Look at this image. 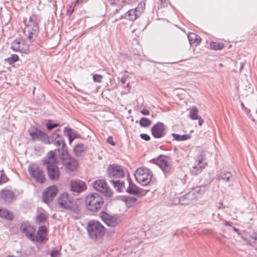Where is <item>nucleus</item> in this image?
<instances>
[{
	"instance_id": "nucleus-1",
	"label": "nucleus",
	"mask_w": 257,
	"mask_h": 257,
	"mask_svg": "<svg viewBox=\"0 0 257 257\" xmlns=\"http://www.w3.org/2000/svg\"><path fill=\"white\" fill-rule=\"evenodd\" d=\"M103 204L104 199L103 197L97 193L89 194L85 199L86 208L91 212L99 211Z\"/></svg>"
},
{
	"instance_id": "nucleus-2",
	"label": "nucleus",
	"mask_w": 257,
	"mask_h": 257,
	"mask_svg": "<svg viewBox=\"0 0 257 257\" xmlns=\"http://www.w3.org/2000/svg\"><path fill=\"white\" fill-rule=\"evenodd\" d=\"M86 229L88 236L94 240L101 239L105 233L104 226L99 221L95 220L88 222Z\"/></svg>"
},
{
	"instance_id": "nucleus-3",
	"label": "nucleus",
	"mask_w": 257,
	"mask_h": 257,
	"mask_svg": "<svg viewBox=\"0 0 257 257\" xmlns=\"http://www.w3.org/2000/svg\"><path fill=\"white\" fill-rule=\"evenodd\" d=\"M40 21L41 17L39 15L33 14L29 17L28 23L23 30L24 35L31 42L33 41V36L39 32L38 23Z\"/></svg>"
},
{
	"instance_id": "nucleus-4",
	"label": "nucleus",
	"mask_w": 257,
	"mask_h": 257,
	"mask_svg": "<svg viewBox=\"0 0 257 257\" xmlns=\"http://www.w3.org/2000/svg\"><path fill=\"white\" fill-rule=\"evenodd\" d=\"M135 177L136 180L140 185L146 186L150 183L153 174L150 169L146 167H140L136 170Z\"/></svg>"
},
{
	"instance_id": "nucleus-5",
	"label": "nucleus",
	"mask_w": 257,
	"mask_h": 257,
	"mask_svg": "<svg viewBox=\"0 0 257 257\" xmlns=\"http://www.w3.org/2000/svg\"><path fill=\"white\" fill-rule=\"evenodd\" d=\"M152 162L158 165L166 176L171 174L173 171L170 159L167 156L161 155L156 159H154Z\"/></svg>"
},
{
	"instance_id": "nucleus-6",
	"label": "nucleus",
	"mask_w": 257,
	"mask_h": 257,
	"mask_svg": "<svg viewBox=\"0 0 257 257\" xmlns=\"http://www.w3.org/2000/svg\"><path fill=\"white\" fill-rule=\"evenodd\" d=\"M99 217L103 222L110 227H115L121 222L120 215L117 214H111L104 211L100 212Z\"/></svg>"
},
{
	"instance_id": "nucleus-7",
	"label": "nucleus",
	"mask_w": 257,
	"mask_h": 257,
	"mask_svg": "<svg viewBox=\"0 0 257 257\" xmlns=\"http://www.w3.org/2000/svg\"><path fill=\"white\" fill-rule=\"evenodd\" d=\"M28 170L30 175L37 183H43L45 181L46 178L42 168L37 164H32L30 165Z\"/></svg>"
},
{
	"instance_id": "nucleus-8",
	"label": "nucleus",
	"mask_w": 257,
	"mask_h": 257,
	"mask_svg": "<svg viewBox=\"0 0 257 257\" xmlns=\"http://www.w3.org/2000/svg\"><path fill=\"white\" fill-rule=\"evenodd\" d=\"M28 133L33 142L40 141L45 144L49 140L48 136L46 133L35 127L33 126L29 128Z\"/></svg>"
},
{
	"instance_id": "nucleus-9",
	"label": "nucleus",
	"mask_w": 257,
	"mask_h": 257,
	"mask_svg": "<svg viewBox=\"0 0 257 257\" xmlns=\"http://www.w3.org/2000/svg\"><path fill=\"white\" fill-rule=\"evenodd\" d=\"M207 165L205 156L199 154L197 156L194 166L190 169V172L192 175H197L202 172Z\"/></svg>"
},
{
	"instance_id": "nucleus-10",
	"label": "nucleus",
	"mask_w": 257,
	"mask_h": 257,
	"mask_svg": "<svg viewBox=\"0 0 257 257\" xmlns=\"http://www.w3.org/2000/svg\"><path fill=\"white\" fill-rule=\"evenodd\" d=\"M95 190L103 194L106 197H111L113 191L108 186L106 182L104 180H97L93 185Z\"/></svg>"
},
{
	"instance_id": "nucleus-11",
	"label": "nucleus",
	"mask_w": 257,
	"mask_h": 257,
	"mask_svg": "<svg viewBox=\"0 0 257 257\" xmlns=\"http://www.w3.org/2000/svg\"><path fill=\"white\" fill-rule=\"evenodd\" d=\"M151 132L154 138L160 139L166 136V127L163 122L159 121L152 126Z\"/></svg>"
},
{
	"instance_id": "nucleus-12",
	"label": "nucleus",
	"mask_w": 257,
	"mask_h": 257,
	"mask_svg": "<svg viewBox=\"0 0 257 257\" xmlns=\"http://www.w3.org/2000/svg\"><path fill=\"white\" fill-rule=\"evenodd\" d=\"M107 177L112 179V178H119L123 177L124 173L123 169L120 166L117 165H110L107 169Z\"/></svg>"
},
{
	"instance_id": "nucleus-13",
	"label": "nucleus",
	"mask_w": 257,
	"mask_h": 257,
	"mask_svg": "<svg viewBox=\"0 0 257 257\" xmlns=\"http://www.w3.org/2000/svg\"><path fill=\"white\" fill-rule=\"evenodd\" d=\"M21 231L27 237L33 242H35V228L26 223H23L20 227Z\"/></svg>"
},
{
	"instance_id": "nucleus-14",
	"label": "nucleus",
	"mask_w": 257,
	"mask_h": 257,
	"mask_svg": "<svg viewBox=\"0 0 257 257\" xmlns=\"http://www.w3.org/2000/svg\"><path fill=\"white\" fill-rule=\"evenodd\" d=\"M58 191V188L54 185L50 186L45 189L43 193V201L48 204L57 195Z\"/></svg>"
},
{
	"instance_id": "nucleus-15",
	"label": "nucleus",
	"mask_w": 257,
	"mask_h": 257,
	"mask_svg": "<svg viewBox=\"0 0 257 257\" xmlns=\"http://www.w3.org/2000/svg\"><path fill=\"white\" fill-rule=\"evenodd\" d=\"M15 199L14 193L10 190L3 189L0 192V201L5 204H10Z\"/></svg>"
},
{
	"instance_id": "nucleus-16",
	"label": "nucleus",
	"mask_w": 257,
	"mask_h": 257,
	"mask_svg": "<svg viewBox=\"0 0 257 257\" xmlns=\"http://www.w3.org/2000/svg\"><path fill=\"white\" fill-rule=\"evenodd\" d=\"M73 200L67 192L62 193L58 198L57 202L60 208L66 209Z\"/></svg>"
},
{
	"instance_id": "nucleus-17",
	"label": "nucleus",
	"mask_w": 257,
	"mask_h": 257,
	"mask_svg": "<svg viewBox=\"0 0 257 257\" xmlns=\"http://www.w3.org/2000/svg\"><path fill=\"white\" fill-rule=\"evenodd\" d=\"M86 188L85 183L79 180L71 181L70 189L74 193H79L83 191Z\"/></svg>"
},
{
	"instance_id": "nucleus-18",
	"label": "nucleus",
	"mask_w": 257,
	"mask_h": 257,
	"mask_svg": "<svg viewBox=\"0 0 257 257\" xmlns=\"http://www.w3.org/2000/svg\"><path fill=\"white\" fill-rule=\"evenodd\" d=\"M47 170L48 177L51 180H57L59 178L60 172L56 164L47 166Z\"/></svg>"
},
{
	"instance_id": "nucleus-19",
	"label": "nucleus",
	"mask_w": 257,
	"mask_h": 257,
	"mask_svg": "<svg viewBox=\"0 0 257 257\" xmlns=\"http://www.w3.org/2000/svg\"><path fill=\"white\" fill-rule=\"evenodd\" d=\"M47 235V228L45 225L40 226L37 231V234L35 233V242H43L47 241L48 238H46Z\"/></svg>"
},
{
	"instance_id": "nucleus-20",
	"label": "nucleus",
	"mask_w": 257,
	"mask_h": 257,
	"mask_svg": "<svg viewBox=\"0 0 257 257\" xmlns=\"http://www.w3.org/2000/svg\"><path fill=\"white\" fill-rule=\"evenodd\" d=\"M42 161L43 163L46 165L47 166L56 164L57 158L55 152L53 151H50L48 152L46 156L43 158Z\"/></svg>"
},
{
	"instance_id": "nucleus-21",
	"label": "nucleus",
	"mask_w": 257,
	"mask_h": 257,
	"mask_svg": "<svg viewBox=\"0 0 257 257\" xmlns=\"http://www.w3.org/2000/svg\"><path fill=\"white\" fill-rule=\"evenodd\" d=\"M62 164L65 167L66 169L71 171L76 170L78 165L77 161L71 157L65 160Z\"/></svg>"
},
{
	"instance_id": "nucleus-22",
	"label": "nucleus",
	"mask_w": 257,
	"mask_h": 257,
	"mask_svg": "<svg viewBox=\"0 0 257 257\" xmlns=\"http://www.w3.org/2000/svg\"><path fill=\"white\" fill-rule=\"evenodd\" d=\"M195 195L194 192H190L181 196L179 199V202L182 205H187L191 201L195 199Z\"/></svg>"
},
{
	"instance_id": "nucleus-23",
	"label": "nucleus",
	"mask_w": 257,
	"mask_h": 257,
	"mask_svg": "<svg viewBox=\"0 0 257 257\" xmlns=\"http://www.w3.org/2000/svg\"><path fill=\"white\" fill-rule=\"evenodd\" d=\"M140 16V12H138L136 9L128 10L124 16L122 15L120 19L125 18L130 21H135Z\"/></svg>"
},
{
	"instance_id": "nucleus-24",
	"label": "nucleus",
	"mask_w": 257,
	"mask_h": 257,
	"mask_svg": "<svg viewBox=\"0 0 257 257\" xmlns=\"http://www.w3.org/2000/svg\"><path fill=\"white\" fill-rule=\"evenodd\" d=\"M109 181L112 183L114 189L118 192H123L124 189V183L120 180L110 179Z\"/></svg>"
},
{
	"instance_id": "nucleus-25",
	"label": "nucleus",
	"mask_w": 257,
	"mask_h": 257,
	"mask_svg": "<svg viewBox=\"0 0 257 257\" xmlns=\"http://www.w3.org/2000/svg\"><path fill=\"white\" fill-rule=\"evenodd\" d=\"M58 151L59 152V157L62 161V163H63L65 160H67L71 157L68 152L67 148L66 146L64 147V148H60V149H59Z\"/></svg>"
},
{
	"instance_id": "nucleus-26",
	"label": "nucleus",
	"mask_w": 257,
	"mask_h": 257,
	"mask_svg": "<svg viewBox=\"0 0 257 257\" xmlns=\"http://www.w3.org/2000/svg\"><path fill=\"white\" fill-rule=\"evenodd\" d=\"M128 183L129 185L125 190L126 192L133 195H138L141 193L139 188L135 184L132 183L130 181Z\"/></svg>"
},
{
	"instance_id": "nucleus-27",
	"label": "nucleus",
	"mask_w": 257,
	"mask_h": 257,
	"mask_svg": "<svg viewBox=\"0 0 257 257\" xmlns=\"http://www.w3.org/2000/svg\"><path fill=\"white\" fill-rule=\"evenodd\" d=\"M188 38L191 45L195 43L198 45L199 44L201 41V38L194 33H190L188 35Z\"/></svg>"
},
{
	"instance_id": "nucleus-28",
	"label": "nucleus",
	"mask_w": 257,
	"mask_h": 257,
	"mask_svg": "<svg viewBox=\"0 0 257 257\" xmlns=\"http://www.w3.org/2000/svg\"><path fill=\"white\" fill-rule=\"evenodd\" d=\"M86 147L83 144H78L74 146L73 151L75 155L77 157L81 156L82 153L85 152Z\"/></svg>"
},
{
	"instance_id": "nucleus-29",
	"label": "nucleus",
	"mask_w": 257,
	"mask_h": 257,
	"mask_svg": "<svg viewBox=\"0 0 257 257\" xmlns=\"http://www.w3.org/2000/svg\"><path fill=\"white\" fill-rule=\"evenodd\" d=\"M66 209L77 214H79L81 210L80 206L76 203L74 200L71 202V204L68 206Z\"/></svg>"
},
{
	"instance_id": "nucleus-30",
	"label": "nucleus",
	"mask_w": 257,
	"mask_h": 257,
	"mask_svg": "<svg viewBox=\"0 0 257 257\" xmlns=\"http://www.w3.org/2000/svg\"><path fill=\"white\" fill-rule=\"evenodd\" d=\"M246 240L251 245L257 244V233L250 232L245 237Z\"/></svg>"
},
{
	"instance_id": "nucleus-31",
	"label": "nucleus",
	"mask_w": 257,
	"mask_h": 257,
	"mask_svg": "<svg viewBox=\"0 0 257 257\" xmlns=\"http://www.w3.org/2000/svg\"><path fill=\"white\" fill-rule=\"evenodd\" d=\"M60 129L56 130L53 133H52L50 136H48V139L49 140L48 143H46L45 144H55V141H56L57 139L59 137L60 134Z\"/></svg>"
},
{
	"instance_id": "nucleus-32",
	"label": "nucleus",
	"mask_w": 257,
	"mask_h": 257,
	"mask_svg": "<svg viewBox=\"0 0 257 257\" xmlns=\"http://www.w3.org/2000/svg\"><path fill=\"white\" fill-rule=\"evenodd\" d=\"M172 136L174 139L177 141H184L189 140L191 138V135L190 134H184L180 135L175 133H172Z\"/></svg>"
},
{
	"instance_id": "nucleus-33",
	"label": "nucleus",
	"mask_w": 257,
	"mask_h": 257,
	"mask_svg": "<svg viewBox=\"0 0 257 257\" xmlns=\"http://www.w3.org/2000/svg\"><path fill=\"white\" fill-rule=\"evenodd\" d=\"M221 179L225 182H229L233 178V175L230 172L224 171L220 175Z\"/></svg>"
},
{
	"instance_id": "nucleus-34",
	"label": "nucleus",
	"mask_w": 257,
	"mask_h": 257,
	"mask_svg": "<svg viewBox=\"0 0 257 257\" xmlns=\"http://www.w3.org/2000/svg\"><path fill=\"white\" fill-rule=\"evenodd\" d=\"M0 217L12 220L13 218V215L8 210L0 208Z\"/></svg>"
},
{
	"instance_id": "nucleus-35",
	"label": "nucleus",
	"mask_w": 257,
	"mask_h": 257,
	"mask_svg": "<svg viewBox=\"0 0 257 257\" xmlns=\"http://www.w3.org/2000/svg\"><path fill=\"white\" fill-rule=\"evenodd\" d=\"M207 186V185H202L197 186L193 189L192 192H194V195H195V193L199 195H202L206 191Z\"/></svg>"
},
{
	"instance_id": "nucleus-36",
	"label": "nucleus",
	"mask_w": 257,
	"mask_h": 257,
	"mask_svg": "<svg viewBox=\"0 0 257 257\" xmlns=\"http://www.w3.org/2000/svg\"><path fill=\"white\" fill-rule=\"evenodd\" d=\"M53 145H54L56 147L58 148V150L59 149H60V146H61V148H63L64 147L66 146L64 139L63 137L61 135H59L56 141H55V144Z\"/></svg>"
},
{
	"instance_id": "nucleus-37",
	"label": "nucleus",
	"mask_w": 257,
	"mask_h": 257,
	"mask_svg": "<svg viewBox=\"0 0 257 257\" xmlns=\"http://www.w3.org/2000/svg\"><path fill=\"white\" fill-rule=\"evenodd\" d=\"M198 110L196 107L191 108L189 112V117L192 120H196L199 118L198 115Z\"/></svg>"
},
{
	"instance_id": "nucleus-38",
	"label": "nucleus",
	"mask_w": 257,
	"mask_h": 257,
	"mask_svg": "<svg viewBox=\"0 0 257 257\" xmlns=\"http://www.w3.org/2000/svg\"><path fill=\"white\" fill-rule=\"evenodd\" d=\"M21 42L20 40H16L12 42L11 48L16 52H23L20 48Z\"/></svg>"
},
{
	"instance_id": "nucleus-39",
	"label": "nucleus",
	"mask_w": 257,
	"mask_h": 257,
	"mask_svg": "<svg viewBox=\"0 0 257 257\" xmlns=\"http://www.w3.org/2000/svg\"><path fill=\"white\" fill-rule=\"evenodd\" d=\"M151 124V120L148 118L143 117L140 120V125L141 127H147Z\"/></svg>"
},
{
	"instance_id": "nucleus-40",
	"label": "nucleus",
	"mask_w": 257,
	"mask_h": 257,
	"mask_svg": "<svg viewBox=\"0 0 257 257\" xmlns=\"http://www.w3.org/2000/svg\"><path fill=\"white\" fill-rule=\"evenodd\" d=\"M210 48L214 50H220L223 49L224 45L220 43L211 42L210 43Z\"/></svg>"
},
{
	"instance_id": "nucleus-41",
	"label": "nucleus",
	"mask_w": 257,
	"mask_h": 257,
	"mask_svg": "<svg viewBox=\"0 0 257 257\" xmlns=\"http://www.w3.org/2000/svg\"><path fill=\"white\" fill-rule=\"evenodd\" d=\"M19 60V56L17 54H12L11 56L5 59V61L7 62L9 64L12 65Z\"/></svg>"
},
{
	"instance_id": "nucleus-42",
	"label": "nucleus",
	"mask_w": 257,
	"mask_h": 257,
	"mask_svg": "<svg viewBox=\"0 0 257 257\" xmlns=\"http://www.w3.org/2000/svg\"><path fill=\"white\" fill-rule=\"evenodd\" d=\"M64 133L66 136H67V134L68 133L70 135L71 137H75V138H76L77 134L76 132L69 127L66 126L64 127Z\"/></svg>"
},
{
	"instance_id": "nucleus-43",
	"label": "nucleus",
	"mask_w": 257,
	"mask_h": 257,
	"mask_svg": "<svg viewBox=\"0 0 257 257\" xmlns=\"http://www.w3.org/2000/svg\"><path fill=\"white\" fill-rule=\"evenodd\" d=\"M46 220V216L43 213H40L36 217V222L40 224L44 222Z\"/></svg>"
},
{
	"instance_id": "nucleus-44",
	"label": "nucleus",
	"mask_w": 257,
	"mask_h": 257,
	"mask_svg": "<svg viewBox=\"0 0 257 257\" xmlns=\"http://www.w3.org/2000/svg\"><path fill=\"white\" fill-rule=\"evenodd\" d=\"M123 200L126 203L134 204L137 201V199L131 196H125L123 197Z\"/></svg>"
},
{
	"instance_id": "nucleus-45",
	"label": "nucleus",
	"mask_w": 257,
	"mask_h": 257,
	"mask_svg": "<svg viewBox=\"0 0 257 257\" xmlns=\"http://www.w3.org/2000/svg\"><path fill=\"white\" fill-rule=\"evenodd\" d=\"M60 124L58 123H53L51 120H49L46 124V127L48 130L50 131L52 129L59 126Z\"/></svg>"
},
{
	"instance_id": "nucleus-46",
	"label": "nucleus",
	"mask_w": 257,
	"mask_h": 257,
	"mask_svg": "<svg viewBox=\"0 0 257 257\" xmlns=\"http://www.w3.org/2000/svg\"><path fill=\"white\" fill-rule=\"evenodd\" d=\"M9 179L7 175L4 173L3 170L1 171V174L0 176V184L5 183L8 181Z\"/></svg>"
},
{
	"instance_id": "nucleus-47",
	"label": "nucleus",
	"mask_w": 257,
	"mask_h": 257,
	"mask_svg": "<svg viewBox=\"0 0 257 257\" xmlns=\"http://www.w3.org/2000/svg\"><path fill=\"white\" fill-rule=\"evenodd\" d=\"M145 8V3H139L137 8H135L138 12H140V15L142 14Z\"/></svg>"
},
{
	"instance_id": "nucleus-48",
	"label": "nucleus",
	"mask_w": 257,
	"mask_h": 257,
	"mask_svg": "<svg viewBox=\"0 0 257 257\" xmlns=\"http://www.w3.org/2000/svg\"><path fill=\"white\" fill-rule=\"evenodd\" d=\"M102 77L100 74H94L93 76V80L95 82L100 83L101 82Z\"/></svg>"
},
{
	"instance_id": "nucleus-49",
	"label": "nucleus",
	"mask_w": 257,
	"mask_h": 257,
	"mask_svg": "<svg viewBox=\"0 0 257 257\" xmlns=\"http://www.w3.org/2000/svg\"><path fill=\"white\" fill-rule=\"evenodd\" d=\"M51 257H59L60 255L59 251L56 249H53L50 252Z\"/></svg>"
},
{
	"instance_id": "nucleus-50",
	"label": "nucleus",
	"mask_w": 257,
	"mask_h": 257,
	"mask_svg": "<svg viewBox=\"0 0 257 257\" xmlns=\"http://www.w3.org/2000/svg\"><path fill=\"white\" fill-rule=\"evenodd\" d=\"M140 137L141 139L146 141H149L151 139L150 136L147 134H141Z\"/></svg>"
},
{
	"instance_id": "nucleus-51",
	"label": "nucleus",
	"mask_w": 257,
	"mask_h": 257,
	"mask_svg": "<svg viewBox=\"0 0 257 257\" xmlns=\"http://www.w3.org/2000/svg\"><path fill=\"white\" fill-rule=\"evenodd\" d=\"M74 11V7L72 6H70L66 12V15L70 16Z\"/></svg>"
},
{
	"instance_id": "nucleus-52",
	"label": "nucleus",
	"mask_w": 257,
	"mask_h": 257,
	"mask_svg": "<svg viewBox=\"0 0 257 257\" xmlns=\"http://www.w3.org/2000/svg\"><path fill=\"white\" fill-rule=\"evenodd\" d=\"M107 142L112 146H115V143L113 141V137L109 136L107 139Z\"/></svg>"
},
{
	"instance_id": "nucleus-53",
	"label": "nucleus",
	"mask_w": 257,
	"mask_h": 257,
	"mask_svg": "<svg viewBox=\"0 0 257 257\" xmlns=\"http://www.w3.org/2000/svg\"><path fill=\"white\" fill-rule=\"evenodd\" d=\"M129 78V76L127 75H123L120 79V82L122 84L125 83L126 80Z\"/></svg>"
},
{
	"instance_id": "nucleus-54",
	"label": "nucleus",
	"mask_w": 257,
	"mask_h": 257,
	"mask_svg": "<svg viewBox=\"0 0 257 257\" xmlns=\"http://www.w3.org/2000/svg\"><path fill=\"white\" fill-rule=\"evenodd\" d=\"M161 4V7H166L168 6V2L167 0H159Z\"/></svg>"
},
{
	"instance_id": "nucleus-55",
	"label": "nucleus",
	"mask_w": 257,
	"mask_h": 257,
	"mask_svg": "<svg viewBox=\"0 0 257 257\" xmlns=\"http://www.w3.org/2000/svg\"><path fill=\"white\" fill-rule=\"evenodd\" d=\"M141 112L144 115H148L150 114L149 110L147 109H143L141 111Z\"/></svg>"
},
{
	"instance_id": "nucleus-56",
	"label": "nucleus",
	"mask_w": 257,
	"mask_h": 257,
	"mask_svg": "<svg viewBox=\"0 0 257 257\" xmlns=\"http://www.w3.org/2000/svg\"><path fill=\"white\" fill-rule=\"evenodd\" d=\"M67 137L68 138L69 144H71L73 142V141L75 139V137H71L70 135L68 133L67 134Z\"/></svg>"
},
{
	"instance_id": "nucleus-57",
	"label": "nucleus",
	"mask_w": 257,
	"mask_h": 257,
	"mask_svg": "<svg viewBox=\"0 0 257 257\" xmlns=\"http://www.w3.org/2000/svg\"><path fill=\"white\" fill-rule=\"evenodd\" d=\"M223 224L225 226H231L232 223L229 221H227L226 220H224Z\"/></svg>"
},
{
	"instance_id": "nucleus-58",
	"label": "nucleus",
	"mask_w": 257,
	"mask_h": 257,
	"mask_svg": "<svg viewBox=\"0 0 257 257\" xmlns=\"http://www.w3.org/2000/svg\"><path fill=\"white\" fill-rule=\"evenodd\" d=\"M197 119H198V124L199 125H202L203 123V122H204L203 119H202L201 118V117H200V116L199 117V118Z\"/></svg>"
},
{
	"instance_id": "nucleus-59",
	"label": "nucleus",
	"mask_w": 257,
	"mask_h": 257,
	"mask_svg": "<svg viewBox=\"0 0 257 257\" xmlns=\"http://www.w3.org/2000/svg\"><path fill=\"white\" fill-rule=\"evenodd\" d=\"M225 208V206L224 205H223V203L222 202H220L219 203V205L218 207V208L219 209H223V208Z\"/></svg>"
},
{
	"instance_id": "nucleus-60",
	"label": "nucleus",
	"mask_w": 257,
	"mask_h": 257,
	"mask_svg": "<svg viewBox=\"0 0 257 257\" xmlns=\"http://www.w3.org/2000/svg\"><path fill=\"white\" fill-rule=\"evenodd\" d=\"M240 105H241V107L242 109H243L244 110H246L248 109L246 107H245V106L244 105V103L242 102H241Z\"/></svg>"
},
{
	"instance_id": "nucleus-61",
	"label": "nucleus",
	"mask_w": 257,
	"mask_h": 257,
	"mask_svg": "<svg viewBox=\"0 0 257 257\" xmlns=\"http://www.w3.org/2000/svg\"><path fill=\"white\" fill-rule=\"evenodd\" d=\"M233 229L234 231H235L236 232H238V229L237 228H235V227H233Z\"/></svg>"
},
{
	"instance_id": "nucleus-62",
	"label": "nucleus",
	"mask_w": 257,
	"mask_h": 257,
	"mask_svg": "<svg viewBox=\"0 0 257 257\" xmlns=\"http://www.w3.org/2000/svg\"><path fill=\"white\" fill-rule=\"evenodd\" d=\"M251 120H252V121H253V122H255V119H254L253 117L251 118Z\"/></svg>"
},
{
	"instance_id": "nucleus-63",
	"label": "nucleus",
	"mask_w": 257,
	"mask_h": 257,
	"mask_svg": "<svg viewBox=\"0 0 257 257\" xmlns=\"http://www.w3.org/2000/svg\"><path fill=\"white\" fill-rule=\"evenodd\" d=\"M7 257H16V256H15L14 255H8Z\"/></svg>"
},
{
	"instance_id": "nucleus-64",
	"label": "nucleus",
	"mask_w": 257,
	"mask_h": 257,
	"mask_svg": "<svg viewBox=\"0 0 257 257\" xmlns=\"http://www.w3.org/2000/svg\"><path fill=\"white\" fill-rule=\"evenodd\" d=\"M130 86V84L129 83H128L127 84H126V87H128Z\"/></svg>"
}]
</instances>
